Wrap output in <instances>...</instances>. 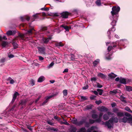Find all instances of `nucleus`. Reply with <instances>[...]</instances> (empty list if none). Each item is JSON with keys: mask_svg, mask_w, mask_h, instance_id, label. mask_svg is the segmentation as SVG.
Instances as JSON below:
<instances>
[{"mask_svg": "<svg viewBox=\"0 0 132 132\" xmlns=\"http://www.w3.org/2000/svg\"><path fill=\"white\" fill-rule=\"evenodd\" d=\"M120 7L119 6L113 7L112 8V11L111 12V16L116 17V18L118 17V13L120 11Z\"/></svg>", "mask_w": 132, "mask_h": 132, "instance_id": "1", "label": "nucleus"}, {"mask_svg": "<svg viewBox=\"0 0 132 132\" xmlns=\"http://www.w3.org/2000/svg\"><path fill=\"white\" fill-rule=\"evenodd\" d=\"M101 124L104 125L106 126L109 129H111L113 127V123L111 120H109L108 121H106L104 122L103 121H102L101 123Z\"/></svg>", "mask_w": 132, "mask_h": 132, "instance_id": "2", "label": "nucleus"}, {"mask_svg": "<svg viewBox=\"0 0 132 132\" xmlns=\"http://www.w3.org/2000/svg\"><path fill=\"white\" fill-rule=\"evenodd\" d=\"M119 121L120 122H122L124 123L127 122L131 123H132V118L125 117L122 119H119Z\"/></svg>", "mask_w": 132, "mask_h": 132, "instance_id": "3", "label": "nucleus"}, {"mask_svg": "<svg viewBox=\"0 0 132 132\" xmlns=\"http://www.w3.org/2000/svg\"><path fill=\"white\" fill-rule=\"evenodd\" d=\"M118 17L116 18V17L113 16H112L110 17V18L112 21L111 23V24L113 27L116 25V23L117 22Z\"/></svg>", "mask_w": 132, "mask_h": 132, "instance_id": "4", "label": "nucleus"}, {"mask_svg": "<svg viewBox=\"0 0 132 132\" xmlns=\"http://www.w3.org/2000/svg\"><path fill=\"white\" fill-rule=\"evenodd\" d=\"M16 40H18V37H15L12 40V44L14 49H15L18 48V44L16 43Z\"/></svg>", "mask_w": 132, "mask_h": 132, "instance_id": "5", "label": "nucleus"}, {"mask_svg": "<svg viewBox=\"0 0 132 132\" xmlns=\"http://www.w3.org/2000/svg\"><path fill=\"white\" fill-rule=\"evenodd\" d=\"M55 96L54 94L52 95L48 96H47L45 98V100L42 103V105H46L49 101V100L51 98Z\"/></svg>", "mask_w": 132, "mask_h": 132, "instance_id": "6", "label": "nucleus"}, {"mask_svg": "<svg viewBox=\"0 0 132 132\" xmlns=\"http://www.w3.org/2000/svg\"><path fill=\"white\" fill-rule=\"evenodd\" d=\"M115 30V28L113 27L108 30L107 32V34L109 38H110L111 37V34Z\"/></svg>", "mask_w": 132, "mask_h": 132, "instance_id": "7", "label": "nucleus"}, {"mask_svg": "<svg viewBox=\"0 0 132 132\" xmlns=\"http://www.w3.org/2000/svg\"><path fill=\"white\" fill-rule=\"evenodd\" d=\"M60 17L63 18H66L68 17V13L67 12H63L60 14Z\"/></svg>", "mask_w": 132, "mask_h": 132, "instance_id": "8", "label": "nucleus"}, {"mask_svg": "<svg viewBox=\"0 0 132 132\" xmlns=\"http://www.w3.org/2000/svg\"><path fill=\"white\" fill-rule=\"evenodd\" d=\"M98 109L99 111L102 112H106L108 110L107 108L103 106L99 107L98 108Z\"/></svg>", "mask_w": 132, "mask_h": 132, "instance_id": "9", "label": "nucleus"}, {"mask_svg": "<svg viewBox=\"0 0 132 132\" xmlns=\"http://www.w3.org/2000/svg\"><path fill=\"white\" fill-rule=\"evenodd\" d=\"M19 94L18 92H15L14 94L13 95V99L11 102V103H14L15 100L17 96H19Z\"/></svg>", "mask_w": 132, "mask_h": 132, "instance_id": "10", "label": "nucleus"}, {"mask_svg": "<svg viewBox=\"0 0 132 132\" xmlns=\"http://www.w3.org/2000/svg\"><path fill=\"white\" fill-rule=\"evenodd\" d=\"M16 33V31L15 30H9L7 32L6 34L8 36L14 35Z\"/></svg>", "mask_w": 132, "mask_h": 132, "instance_id": "11", "label": "nucleus"}, {"mask_svg": "<svg viewBox=\"0 0 132 132\" xmlns=\"http://www.w3.org/2000/svg\"><path fill=\"white\" fill-rule=\"evenodd\" d=\"M18 36L17 37H18V39H19L20 40H21V39L25 40V39H24V35L23 34H21L20 32L18 33Z\"/></svg>", "mask_w": 132, "mask_h": 132, "instance_id": "12", "label": "nucleus"}, {"mask_svg": "<svg viewBox=\"0 0 132 132\" xmlns=\"http://www.w3.org/2000/svg\"><path fill=\"white\" fill-rule=\"evenodd\" d=\"M109 79H112L115 78L117 76L113 73H111L108 75Z\"/></svg>", "mask_w": 132, "mask_h": 132, "instance_id": "13", "label": "nucleus"}, {"mask_svg": "<svg viewBox=\"0 0 132 132\" xmlns=\"http://www.w3.org/2000/svg\"><path fill=\"white\" fill-rule=\"evenodd\" d=\"M30 19V17L28 16H26L24 17H21V19L22 21H24L25 20H26L28 21H29Z\"/></svg>", "mask_w": 132, "mask_h": 132, "instance_id": "14", "label": "nucleus"}, {"mask_svg": "<svg viewBox=\"0 0 132 132\" xmlns=\"http://www.w3.org/2000/svg\"><path fill=\"white\" fill-rule=\"evenodd\" d=\"M115 44H116V45H114L113 46V47L112 46H109L108 48V50L109 52L113 48V47L115 48L117 46V45L118 44L119 45V44L118 43V42H116L115 43Z\"/></svg>", "mask_w": 132, "mask_h": 132, "instance_id": "15", "label": "nucleus"}, {"mask_svg": "<svg viewBox=\"0 0 132 132\" xmlns=\"http://www.w3.org/2000/svg\"><path fill=\"white\" fill-rule=\"evenodd\" d=\"M111 121L113 123V122L115 123H117L118 122V119L117 117H112L110 119Z\"/></svg>", "mask_w": 132, "mask_h": 132, "instance_id": "16", "label": "nucleus"}, {"mask_svg": "<svg viewBox=\"0 0 132 132\" xmlns=\"http://www.w3.org/2000/svg\"><path fill=\"white\" fill-rule=\"evenodd\" d=\"M8 43L5 41H2L1 45L3 47H5L8 45Z\"/></svg>", "mask_w": 132, "mask_h": 132, "instance_id": "17", "label": "nucleus"}, {"mask_svg": "<svg viewBox=\"0 0 132 132\" xmlns=\"http://www.w3.org/2000/svg\"><path fill=\"white\" fill-rule=\"evenodd\" d=\"M35 31L34 28H32L29 29L26 33V34H31L33 33V31Z\"/></svg>", "mask_w": 132, "mask_h": 132, "instance_id": "18", "label": "nucleus"}, {"mask_svg": "<svg viewBox=\"0 0 132 132\" xmlns=\"http://www.w3.org/2000/svg\"><path fill=\"white\" fill-rule=\"evenodd\" d=\"M97 128V127L96 126H92L90 128H89L88 129L87 132H91L92 131L96 129Z\"/></svg>", "mask_w": 132, "mask_h": 132, "instance_id": "19", "label": "nucleus"}, {"mask_svg": "<svg viewBox=\"0 0 132 132\" xmlns=\"http://www.w3.org/2000/svg\"><path fill=\"white\" fill-rule=\"evenodd\" d=\"M51 39V37H49L47 38H43V41L44 43L46 44Z\"/></svg>", "mask_w": 132, "mask_h": 132, "instance_id": "20", "label": "nucleus"}, {"mask_svg": "<svg viewBox=\"0 0 132 132\" xmlns=\"http://www.w3.org/2000/svg\"><path fill=\"white\" fill-rule=\"evenodd\" d=\"M117 115L118 117L119 118L123 116H124V113L122 112H118L117 113Z\"/></svg>", "mask_w": 132, "mask_h": 132, "instance_id": "21", "label": "nucleus"}, {"mask_svg": "<svg viewBox=\"0 0 132 132\" xmlns=\"http://www.w3.org/2000/svg\"><path fill=\"white\" fill-rule=\"evenodd\" d=\"M78 132H86V129L84 127H83L81 128L80 129L79 131H78ZM93 132H98L97 131H94Z\"/></svg>", "mask_w": 132, "mask_h": 132, "instance_id": "22", "label": "nucleus"}, {"mask_svg": "<svg viewBox=\"0 0 132 132\" xmlns=\"http://www.w3.org/2000/svg\"><path fill=\"white\" fill-rule=\"evenodd\" d=\"M61 27L63 28L67 31H69V28L67 26H64L63 25H62L60 26V28Z\"/></svg>", "mask_w": 132, "mask_h": 132, "instance_id": "23", "label": "nucleus"}, {"mask_svg": "<svg viewBox=\"0 0 132 132\" xmlns=\"http://www.w3.org/2000/svg\"><path fill=\"white\" fill-rule=\"evenodd\" d=\"M120 82L121 83L124 84H126V79L120 78Z\"/></svg>", "mask_w": 132, "mask_h": 132, "instance_id": "24", "label": "nucleus"}, {"mask_svg": "<svg viewBox=\"0 0 132 132\" xmlns=\"http://www.w3.org/2000/svg\"><path fill=\"white\" fill-rule=\"evenodd\" d=\"M27 101L26 100H21L19 103L21 105H25L27 103Z\"/></svg>", "mask_w": 132, "mask_h": 132, "instance_id": "25", "label": "nucleus"}, {"mask_svg": "<svg viewBox=\"0 0 132 132\" xmlns=\"http://www.w3.org/2000/svg\"><path fill=\"white\" fill-rule=\"evenodd\" d=\"M98 76L103 79H105L106 78V76L101 73H100L98 74Z\"/></svg>", "mask_w": 132, "mask_h": 132, "instance_id": "26", "label": "nucleus"}, {"mask_svg": "<svg viewBox=\"0 0 132 132\" xmlns=\"http://www.w3.org/2000/svg\"><path fill=\"white\" fill-rule=\"evenodd\" d=\"M120 43L122 44H121V45L122 46H124L123 43H125L126 44L128 43V41L126 40V39H124L123 40H121L120 41Z\"/></svg>", "mask_w": 132, "mask_h": 132, "instance_id": "27", "label": "nucleus"}, {"mask_svg": "<svg viewBox=\"0 0 132 132\" xmlns=\"http://www.w3.org/2000/svg\"><path fill=\"white\" fill-rule=\"evenodd\" d=\"M100 60L98 59H96L93 62V65L94 67L96 66L99 63Z\"/></svg>", "mask_w": 132, "mask_h": 132, "instance_id": "28", "label": "nucleus"}, {"mask_svg": "<svg viewBox=\"0 0 132 132\" xmlns=\"http://www.w3.org/2000/svg\"><path fill=\"white\" fill-rule=\"evenodd\" d=\"M126 90L128 92L132 91V87L130 86H126Z\"/></svg>", "mask_w": 132, "mask_h": 132, "instance_id": "29", "label": "nucleus"}, {"mask_svg": "<svg viewBox=\"0 0 132 132\" xmlns=\"http://www.w3.org/2000/svg\"><path fill=\"white\" fill-rule=\"evenodd\" d=\"M63 93L64 97L66 96L68 93L67 90V89H64L63 90Z\"/></svg>", "mask_w": 132, "mask_h": 132, "instance_id": "30", "label": "nucleus"}, {"mask_svg": "<svg viewBox=\"0 0 132 132\" xmlns=\"http://www.w3.org/2000/svg\"><path fill=\"white\" fill-rule=\"evenodd\" d=\"M39 14L38 13H36L35 15H32L33 19L34 20L35 19L39 17Z\"/></svg>", "mask_w": 132, "mask_h": 132, "instance_id": "31", "label": "nucleus"}, {"mask_svg": "<svg viewBox=\"0 0 132 132\" xmlns=\"http://www.w3.org/2000/svg\"><path fill=\"white\" fill-rule=\"evenodd\" d=\"M109 118L108 114H105L103 116V118L104 120H107L109 119Z\"/></svg>", "mask_w": 132, "mask_h": 132, "instance_id": "32", "label": "nucleus"}, {"mask_svg": "<svg viewBox=\"0 0 132 132\" xmlns=\"http://www.w3.org/2000/svg\"><path fill=\"white\" fill-rule=\"evenodd\" d=\"M92 105L91 104L87 105L86 106V109L88 110L92 109Z\"/></svg>", "mask_w": 132, "mask_h": 132, "instance_id": "33", "label": "nucleus"}, {"mask_svg": "<svg viewBox=\"0 0 132 132\" xmlns=\"http://www.w3.org/2000/svg\"><path fill=\"white\" fill-rule=\"evenodd\" d=\"M118 92V90L117 89H116L110 91V93L111 94H114L117 93Z\"/></svg>", "mask_w": 132, "mask_h": 132, "instance_id": "34", "label": "nucleus"}, {"mask_svg": "<svg viewBox=\"0 0 132 132\" xmlns=\"http://www.w3.org/2000/svg\"><path fill=\"white\" fill-rule=\"evenodd\" d=\"M30 84L32 86L34 85L35 84V81L32 79H31L30 80Z\"/></svg>", "mask_w": 132, "mask_h": 132, "instance_id": "35", "label": "nucleus"}, {"mask_svg": "<svg viewBox=\"0 0 132 132\" xmlns=\"http://www.w3.org/2000/svg\"><path fill=\"white\" fill-rule=\"evenodd\" d=\"M55 45L57 46H63V44L61 42L56 43Z\"/></svg>", "mask_w": 132, "mask_h": 132, "instance_id": "36", "label": "nucleus"}, {"mask_svg": "<svg viewBox=\"0 0 132 132\" xmlns=\"http://www.w3.org/2000/svg\"><path fill=\"white\" fill-rule=\"evenodd\" d=\"M96 5L98 6H100L101 5V2L100 0H98L96 1Z\"/></svg>", "mask_w": 132, "mask_h": 132, "instance_id": "37", "label": "nucleus"}, {"mask_svg": "<svg viewBox=\"0 0 132 132\" xmlns=\"http://www.w3.org/2000/svg\"><path fill=\"white\" fill-rule=\"evenodd\" d=\"M125 109L127 111L132 113V111H131L130 109L128 107L126 106L125 108Z\"/></svg>", "mask_w": 132, "mask_h": 132, "instance_id": "38", "label": "nucleus"}, {"mask_svg": "<svg viewBox=\"0 0 132 132\" xmlns=\"http://www.w3.org/2000/svg\"><path fill=\"white\" fill-rule=\"evenodd\" d=\"M95 121L98 123H100V122H101V123L102 122V121H101V118H98L96 119L95 120Z\"/></svg>", "mask_w": 132, "mask_h": 132, "instance_id": "39", "label": "nucleus"}, {"mask_svg": "<svg viewBox=\"0 0 132 132\" xmlns=\"http://www.w3.org/2000/svg\"><path fill=\"white\" fill-rule=\"evenodd\" d=\"M7 38L5 36H4L3 37L0 36V41H1L2 39L4 40H7Z\"/></svg>", "mask_w": 132, "mask_h": 132, "instance_id": "40", "label": "nucleus"}, {"mask_svg": "<svg viewBox=\"0 0 132 132\" xmlns=\"http://www.w3.org/2000/svg\"><path fill=\"white\" fill-rule=\"evenodd\" d=\"M72 122L73 124H76L77 125H78V122H77V120L76 119H75L72 120Z\"/></svg>", "mask_w": 132, "mask_h": 132, "instance_id": "41", "label": "nucleus"}, {"mask_svg": "<svg viewBox=\"0 0 132 132\" xmlns=\"http://www.w3.org/2000/svg\"><path fill=\"white\" fill-rule=\"evenodd\" d=\"M85 122V121L84 120H81L79 122H78L77 125H80L82 124Z\"/></svg>", "mask_w": 132, "mask_h": 132, "instance_id": "42", "label": "nucleus"}, {"mask_svg": "<svg viewBox=\"0 0 132 132\" xmlns=\"http://www.w3.org/2000/svg\"><path fill=\"white\" fill-rule=\"evenodd\" d=\"M54 31L56 32L57 33H59L61 31V30L59 29L58 28L55 29Z\"/></svg>", "mask_w": 132, "mask_h": 132, "instance_id": "43", "label": "nucleus"}, {"mask_svg": "<svg viewBox=\"0 0 132 132\" xmlns=\"http://www.w3.org/2000/svg\"><path fill=\"white\" fill-rule=\"evenodd\" d=\"M120 98L121 101L124 102H126V101L125 100V98L123 96L121 95L120 97Z\"/></svg>", "mask_w": 132, "mask_h": 132, "instance_id": "44", "label": "nucleus"}, {"mask_svg": "<svg viewBox=\"0 0 132 132\" xmlns=\"http://www.w3.org/2000/svg\"><path fill=\"white\" fill-rule=\"evenodd\" d=\"M97 91L99 92V94L100 95H101L102 94L103 91L101 89H97Z\"/></svg>", "mask_w": 132, "mask_h": 132, "instance_id": "45", "label": "nucleus"}, {"mask_svg": "<svg viewBox=\"0 0 132 132\" xmlns=\"http://www.w3.org/2000/svg\"><path fill=\"white\" fill-rule=\"evenodd\" d=\"M111 56V55L109 54L108 55H107V56L106 57V59L108 60L111 59L112 58Z\"/></svg>", "mask_w": 132, "mask_h": 132, "instance_id": "46", "label": "nucleus"}, {"mask_svg": "<svg viewBox=\"0 0 132 132\" xmlns=\"http://www.w3.org/2000/svg\"><path fill=\"white\" fill-rule=\"evenodd\" d=\"M97 117V115L95 114H93L92 115V117L93 119L96 118Z\"/></svg>", "mask_w": 132, "mask_h": 132, "instance_id": "47", "label": "nucleus"}, {"mask_svg": "<svg viewBox=\"0 0 132 132\" xmlns=\"http://www.w3.org/2000/svg\"><path fill=\"white\" fill-rule=\"evenodd\" d=\"M27 128L28 129H29L30 131H32V127L31 126H29V125H27Z\"/></svg>", "mask_w": 132, "mask_h": 132, "instance_id": "48", "label": "nucleus"}, {"mask_svg": "<svg viewBox=\"0 0 132 132\" xmlns=\"http://www.w3.org/2000/svg\"><path fill=\"white\" fill-rule=\"evenodd\" d=\"M97 87L98 88H101L102 87V86L98 82H96Z\"/></svg>", "mask_w": 132, "mask_h": 132, "instance_id": "49", "label": "nucleus"}, {"mask_svg": "<svg viewBox=\"0 0 132 132\" xmlns=\"http://www.w3.org/2000/svg\"><path fill=\"white\" fill-rule=\"evenodd\" d=\"M95 121L94 120L90 119L89 120V123L91 124H93L94 123Z\"/></svg>", "mask_w": 132, "mask_h": 132, "instance_id": "50", "label": "nucleus"}, {"mask_svg": "<svg viewBox=\"0 0 132 132\" xmlns=\"http://www.w3.org/2000/svg\"><path fill=\"white\" fill-rule=\"evenodd\" d=\"M96 77H94L90 79L91 81H92V82H93V81H96Z\"/></svg>", "mask_w": 132, "mask_h": 132, "instance_id": "51", "label": "nucleus"}, {"mask_svg": "<svg viewBox=\"0 0 132 132\" xmlns=\"http://www.w3.org/2000/svg\"><path fill=\"white\" fill-rule=\"evenodd\" d=\"M5 59L4 58H3L0 60V62L2 63H3L5 61Z\"/></svg>", "mask_w": 132, "mask_h": 132, "instance_id": "52", "label": "nucleus"}, {"mask_svg": "<svg viewBox=\"0 0 132 132\" xmlns=\"http://www.w3.org/2000/svg\"><path fill=\"white\" fill-rule=\"evenodd\" d=\"M47 123L48 124L51 125H53L54 124V123H53L52 121H48Z\"/></svg>", "mask_w": 132, "mask_h": 132, "instance_id": "53", "label": "nucleus"}, {"mask_svg": "<svg viewBox=\"0 0 132 132\" xmlns=\"http://www.w3.org/2000/svg\"><path fill=\"white\" fill-rule=\"evenodd\" d=\"M81 99L82 100H86L87 98L86 97L82 96H81Z\"/></svg>", "mask_w": 132, "mask_h": 132, "instance_id": "54", "label": "nucleus"}, {"mask_svg": "<svg viewBox=\"0 0 132 132\" xmlns=\"http://www.w3.org/2000/svg\"><path fill=\"white\" fill-rule=\"evenodd\" d=\"M49 10V9L48 8H45L43 7L42 8V10H44L45 11H48Z\"/></svg>", "mask_w": 132, "mask_h": 132, "instance_id": "55", "label": "nucleus"}, {"mask_svg": "<svg viewBox=\"0 0 132 132\" xmlns=\"http://www.w3.org/2000/svg\"><path fill=\"white\" fill-rule=\"evenodd\" d=\"M102 103L100 100L96 101H95V103L99 105Z\"/></svg>", "mask_w": 132, "mask_h": 132, "instance_id": "56", "label": "nucleus"}, {"mask_svg": "<svg viewBox=\"0 0 132 132\" xmlns=\"http://www.w3.org/2000/svg\"><path fill=\"white\" fill-rule=\"evenodd\" d=\"M47 29V28L46 27H43L42 26V32L43 31H45V30H46Z\"/></svg>", "mask_w": 132, "mask_h": 132, "instance_id": "57", "label": "nucleus"}, {"mask_svg": "<svg viewBox=\"0 0 132 132\" xmlns=\"http://www.w3.org/2000/svg\"><path fill=\"white\" fill-rule=\"evenodd\" d=\"M61 124H64L65 125H69V123H68V122H61Z\"/></svg>", "mask_w": 132, "mask_h": 132, "instance_id": "58", "label": "nucleus"}, {"mask_svg": "<svg viewBox=\"0 0 132 132\" xmlns=\"http://www.w3.org/2000/svg\"><path fill=\"white\" fill-rule=\"evenodd\" d=\"M54 63L53 62L51 63L48 66V68H50L51 67H52L54 65Z\"/></svg>", "mask_w": 132, "mask_h": 132, "instance_id": "59", "label": "nucleus"}, {"mask_svg": "<svg viewBox=\"0 0 132 132\" xmlns=\"http://www.w3.org/2000/svg\"><path fill=\"white\" fill-rule=\"evenodd\" d=\"M37 48L38 51L39 53H41V48L39 47H37Z\"/></svg>", "mask_w": 132, "mask_h": 132, "instance_id": "60", "label": "nucleus"}, {"mask_svg": "<svg viewBox=\"0 0 132 132\" xmlns=\"http://www.w3.org/2000/svg\"><path fill=\"white\" fill-rule=\"evenodd\" d=\"M118 110L117 108H114L113 110V112L114 113H116V114L118 112H117Z\"/></svg>", "mask_w": 132, "mask_h": 132, "instance_id": "61", "label": "nucleus"}, {"mask_svg": "<svg viewBox=\"0 0 132 132\" xmlns=\"http://www.w3.org/2000/svg\"><path fill=\"white\" fill-rule=\"evenodd\" d=\"M14 82V81L13 79H12L10 81V83L11 84H13Z\"/></svg>", "mask_w": 132, "mask_h": 132, "instance_id": "62", "label": "nucleus"}, {"mask_svg": "<svg viewBox=\"0 0 132 132\" xmlns=\"http://www.w3.org/2000/svg\"><path fill=\"white\" fill-rule=\"evenodd\" d=\"M8 57L10 58H13L14 57V55L12 54H10L8 55Z\"/></svg>", "mask_w": 132, "mask_h": 132, "instance_id": "63", "label": "nucleus"}, {"mask_svg": "<svg viewBox=\"0 0 132 132\" xmlns=\"http://www.w3.org/2000/svg\"><path fill=\"white\" fill-rule=\"evenodd\" d=\"M71 58L72 60H74L75 58L74 55L71 54Z\"/></svg>", "mask_w": 132, "mask_h": 132, "instance_id": "64", "label": "nucleus"}]
</instances>
